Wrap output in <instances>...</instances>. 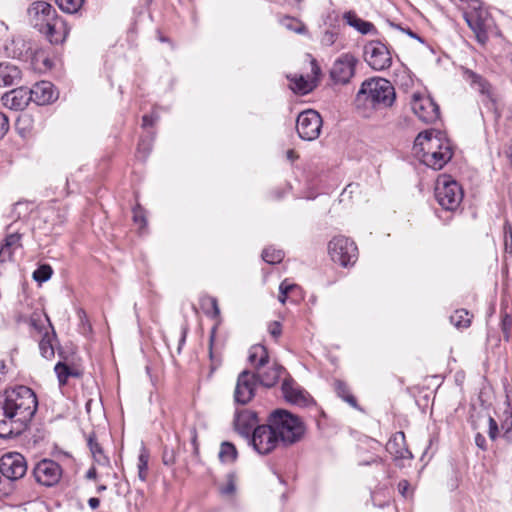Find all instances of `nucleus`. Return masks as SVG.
Masks as SVG:
<instances>
[{
    "instance_id": "nucleus-1",
    "label": "nucleus",
    "mask_w": 512,
    "mask_h": 512,
    "mask_svg": "<svg viewBox=\"0 0 512 512\" xmlns=\"http://www.w3.org/2000/svg\"><path fill=\"white\" fill-rule=\"evenodd\" d=\"M38 408L34 391L27 386H16L0 394V438H12L23 433Z\"/></svg>"
},
{
    "instance_id": "nucleus-2",
    "label": "nucleus",
    "mask_w": 512,
    "mask_h": 512,
    "mask_svg": "<svg viewBox=\"0 0 512 512\" xmlns=\"http://www.w3.org/2000/svg\"><path fill=\"white\" fill-rule=\"evenodd\" d=\"M396 99L394 86L384 78H370L365 80L356 94L355 107L363 117L380 109L391 107Z\"/></svg>"
},
{
    "instance_id": "nucleus-3",
    "label": "nucleus",
    "mask_w": 512,
    "mask_h": 512,
    "mask_svg": "<svg viewBox=\"0 0 512 512\" xmlns=\"http://www.w3.org/2000/svg\"><path fill=\"white\" fill-rule=\"evenodd\" d=\"M414 150L420 161L434 170H441L453 156L450 142L428 131L417 135Z\"/></svg>"
},
{
    "instance_id": "nucleus-4",
    "label": "nucleus",
    "mask_w": 512,
    "mask_h": 512,
    "mask_svg": "<svg viewBox=\"0 0 512 512\" xmlns=\"http://www.w3.org/2000/svg\"><path fill=\"white\" fill-rule=\"evenodd\" d=\"M276 435L284 446L300 441L305 433V426L301 419L283 409H276L268 416Z\"/></svg>"
},
{
    "instance_id": "nucleus-5",
    "label": "nucleus",
    "mask_w": 512,
    "mask_h": 512,
    "mask_svg": "<svg viewBox=\"0 0 512 512\" xmlns=\"http://www.w3.org/2000/svg\"><path fill=\"white\" fill-rule=\"evenodd\" d=\"M27 472L25 457L18 452H9L0 458V498L13 491L12 482L21 479Z\"/></svg>"
},
{
    "instance_id": "nucleus-6",
    "label": "nucleus",
    "mask_w": 512,
    "mask_h": 512,
    "mask_svg": "<svg viewBox=\"0 0 512 512\" xmlns=\"http://www.w3.org/2000/svg\"><path fill=\"white\" fill-rule=\"evenodd\" d=\"M463 190L457 181L448 175L438 177L435 187V198L438 204L447 211H455L463 200Z\"/></svg>"
},
{
    "instance_id": "nucleus-7",
    "label": "nucleus",
    "mask_w": 512,
    "mask_h": 512,
    "mask_svg": "<svg viewBox=\"0 0 512 512\" xmlns=\"http://www.w3.org/2000/svg\"><path fill=\"white\" fill-rule=\"evenodd\" d=\"M331 260L342 267L355 264L358 259V248L354 241L345 236H336L328 244Z\"/></svg>"
},
{
    "instance_id": "nucleus-8",
    "label": "nucleus",
    "mask_w": 512,
    "mask_h": 512,
    "mask_svg": "<svg viewBox=\"0 0 512 512\" xmlns=\"http://www.w3.org/2000/svg\"><path fill=\"white\" fill-rule=\"evenodd\" d=\"M253 449L260 455H267L275 450L280 443L271 422L266 420L265 424H260L252 433L248 440Z\"/></svg>"
},
{
    "instance_id": "nucleus-9",
    "label": "nucleus",
    "mask_w": 512,
    "mask_h": 512,
    "mask_svg": "<svg viewBox=\"0 0 512 512\" xmlns=\"http://www.w3.org/2000/svg\"><path fill=\"white\" fill-rule=\"evenodd\" d=\"M364 60L376 71H383L391 67L392 56L385 44L379 40L369 41L363 50Z\"/></svg>"
},
{
    "instance_id": "nucleus-10",
    "label": "nucleus",
    "mask_w": 512,
    "mask_h": 512,
    "mask_svg": "<svg viewBox=\"0 0 512 512\" xmlns=\"http://www.w3.org/2000/svg\"><path fill=\"white\" fill-rule=\"evenodd\" d=\"M322 127L320 114L312 109L301 112L296 121V129L301 139L312 141L319 137Z\"/></svg>"
},
{
    "instance_id": "nucleus-11",
    "label": "nucleus",
    "mask_w": 512,
    "mask_h": 512,
    "mask_svg": "<svg viewBox=\"0 0 512 512\" xmlns=\"http://www.w3.org/2000/svg\"><path fill=\"white\" fill-rule=\"evenodd\" d=\"M32 474L37 483L42 486L52 487L60 481L63 470L62 467L51 459H42L33 468Z\"/></svg>"
},
{
    "instance_id": "nucleus-12",
    "label": "nucleus",
    "mask_w": 512,
    "mask_h": 512,
    "mask_svg": "<svg viewBox=\"0 0 512 512\" xmlns=\"http://www.w3.org/2000/svg\"><path fill=\"white\" fill-rule=\"evenodd\" d=\"M258 384L256 375L253 372L243 370L237 377L234 390V401L241 405L249 403L255 396Z\"/></svg>"
},
{
    "instance_id": "nucleus-13",
    "label": "nucleus",
    "mask_w": 512,
    "mask_h": 512,
    "mask_svg": "<svg viewBox=\"0 0 512 512\" xmlns=\"http://www.w3.org/2000/svg\"><path fill=\"white\" fill-rule=\"evenodd\" d=\"M411 108L413 113L424 123H434L439 119V106L429 96L414 94Z\"/></svg>"
},
{
    "instance_id": "nucleus-14",
    "label": "nucleus",
    "mask_w": 512,
    "mask_h": 512,
    "mask_svg": "<svg viewBox=\"0 0 512 512\" xmlns=\"http://www.w3.org/2000/svg\"><path fill=\"white\" fill-rule=\"evenodd\" d=\"M357 59L350 53L339 56L330 70V77L336 84H347L354 76Z\"/></svg>"
},
{
    "instance_id": "nucleus-15",
    "label": "nucleus",
    "mask_w": 512,
    "mask_h": 512,
    "mask_svg": "<svg viewBox=\"0 0 512 512\" xmlns=\"http://www.w3.org/2000/svg\"><path fill=\"white\" fill-rule=\"evenodd\" d=\"M233 423L235 431L247 440L252 436L254 428L260 425L257 413L248 409L236 412Z\"/></svg>"
},
{
    "instance_id": "nucleus-16",
    "label": "nucleus",
    "mask_w": 512,
    "mask_h": 512,
    "mask_svg": "<svg viewBox=\"0 0 512 512\" xmlns=\"http://www.w3.org/2000/svg\"><path fill=\"white\" fill-rule=\"evenodd\" d=\"M1 101L3 105L12 110H23L32 101L30 89L26 87H19L6 92Z\"/></svg>"
},
{
    "instance_id": "nucleus-17",
    "label": "nucleus",
    "mask_w": 512,
    "mask_h": 512,
    "mask_svg": "<svg viewBox=\"0 0 512 512\" xmlns=\"http://www.w3.org/2000/svg\"><path fill=\"white\" fill-rule=\"evenodd\" d=\"M281 390L285 400L291 404L306 406L309 402V395L291 377L284 379Z\"/></svg>"
},
{
    "instance_id": "nucleus-18",
    "label": "nucleus",
    "mask_w": 512,
    "mask_h": 512,
    "mask_svg": "<svg viewBox=\"0 0 512 512\" xmlns=\"http://www.w3.org/2000/svg\"><path fill=\"white\" fill-rule=\"evenodd\" d=\"M386 451L395 459H411L412 453L406 446L405 434L402 431L396 432L387 442Z\"/></svg>"
},
{
    "instance_id": "nucleus-19",
    "label": "nucleus",
    "mask_w": 512,
    "mask_h": 512,
    "mask_svg": "<svg viewBox=\"0 0 512 512\" xmlns=\"http://www.w3.org/2000/svg\"><path fill=\"white\" fill-rule=\"evenodd\" d=\"M284 371L285 369L283 366L274 362L271 367L267 369L264 367L253 373L256 375V379L259 384L266 388H271L275 386Z\"/></svg>"
},
{
    "instance_id": "nucleus-20",
    "label": "nucleus",
    "mask_w": 512,
    "mask_h": 512,
    "mask_svg": "<svg viewBox=\"0 0 512 512\" xmlns=\"http://www.w3.org/2000/svg\"><path fill=\"white\" fill-rule=\"evenodd\" d=\"M43 32L51 43H61L66 35L65 22L62 18L56 16L55 19L44 23Z\"/></svg>"
},
{
    "instance_id": "nucleus-21",
    "label": "nucleus",
    "mask_w": 512,
    "mask_h": 512,
    "mask_svg": "<svg viewBox=\"0 0 512 512\" xmlns=\"http://www.w3.org/2000/svg\"><path fill=\"white\" fill-rule=\"evenodd\" d=\"M32 101L38 105H45L55 99L53 85L50 82L42 81L30 89Z\"/></svg>"
},
{
    "instance_id": "nucleus-22",
    "label": "nucleus",
    "mask_w": 512,
    "mask_h": 512,
    "mask_svg": "<svg viewBox=\"0 0 512 512\" xmlns=\"http://www.w3.org/2000/svg\"><path fill=\"white\" fill-rule=\"evenodd\" d=\"M343 20L347 25L353 27L363 35L375 34L377 32L373 23L359 18L354 11L345 12L343 14Z\"/></svg>"
},
{
    "instance_id": "nucleus-23",
    "label": "nucleus",
    "mask_w": 512,
    "mask_h": 512,
    "mask_svg": "<svg viewBox=\"0 0 512 512\" xmlns=\"http://www.w3.org/2000/svg\"><path fill=\"white\" fill-rule=\"evenodd\" d=\"M20 69L10 63L0 64V87L17 85L21 81Z\"/></svg>"
},
{
    "instance_id": "nucleus-24",
    "label": "nucleus",
    "mask_w": 512,
    "mask_h": 512,
    "mask_svg": "<svg viewBox=\"0 0 512 512\" xmlns=\"http://www.w3.org/2000/svg\"><path fill=\"white\" fill-rule=\"evenodd\" d=\"M248 360L255 370L264 368L269 363V354L265 346L253 345L249 350Z\"/></svg>"
},
{
    "instance_id": "nucleus-25",
    "label": "nucleus",
    "mask_w": 512,
    "mask_h": 512,
    "mask_svg": "<svg viewBox=\"0 0 512 512\" xmlns=\"http://www.w3.org/2000/svg\"><path fill=\"white\" fill-rule=\"evenodd\" d=\"M29 13H33L36 16H41L43 23L53 20L56 16H58L55 8L50 3L45 1L33 2L29 8Z\"/></svg>"
},
{
    "instance_id": "nucleus-26",
    "label": "nucleus",
    "mask_w": 512,
    "mask_h": 512,
    "mask_svg": "<svg viewBox=\"0 0 512 512\" xmlns=\"http://www.w3.org/2000/svg\"><path fill=\"white\" fill-rule=\"evenodd\" d=\"M87 445L90 449V452L93 456L94 461L99 465H108L109 459L104 454L101 445L98 443L95 433L89 434L87 437Z\"/></svg>"
},
{
    "instance_id": "nucleus-27",
    "label": "nucleus",
    "mask_w": 512,
    "mask_h": 512,
    "mask_svg": "<svg viewBox=\"0 0 512 512\" xmlns=\"http://www.w3.org/2000/svg\"><path fill=\"white\" fill-rule=\"evenodd\" d=\"M291 89L301 95H306L316 88V81L306 79L304 76L289 78Z\"/></svg>"
},
{
    "instance_id": "nucleus-28",
    "label": "nucleus",
    "mask_w": 512,
    "mask_h": 512,
    "mask_svg": "<svg viewBox=\"0 0 512 512\" xmlns=\"http://www.w3.org/2000/svg\"><path fill=\"white\" fill-rule=\"evenodd\" d=\"M464 78L480 93L486 94L489 92L490 85L481 75L473 72L472 70L466 69L464 71Z\"/></svg>"
},
{
    "instance_id": "nucleus-29",
    "label": "nucleus",
    "mask_w": 512,
    "mask_h": 512,
    "mask_svg": "<svg viewBox=\"0 0 512 512\" xmlns=\"http://www.w3.org/2000/svg\"><path fill=\"white\" fill-rule=\"evenodd\" d=\"M464 78L480 93L486 94L489 92L490 85L481 75L473 72L472 70L466 69L464 71Z\"/></svg>"
},
{
    "instance_id": "nucleus-30",
    "label": "nucleus",
    "mask_w": 512,
    "mask_h": 512,
    "mask_svg": "<svg viewBox=\"0 0 512 512\" xmlns=\"http://www.w3.org/2000/svg\"><path fill=\"white\" fill-rule=\"evenodd\" d=\"M334 389L338 397L347 402L351 407L358 408L356 398L351 394L347 384L341 380L334 382Z\"/></svg>"
},
{
    "instance_id": "nucleus-31",
    "label": "nucleus",
    "mask_w": 512,
    "mask_h": 512,
    "mask_svg": "<svg viewBox=\"0 0 512 512\" xmlns=\"http://www.w3.org/2000/svg\"><path fill=\"white\" fill-rule=\"evenodd\" d=\"M472 315L465 309H458L450 316V322L456 328H467L471 324Z\"/></svg>"
},
{
    "instance_id": "nucleus-32",
    "label": "nucleus",
    "mask_w": 512,
    "mask_h": 512,
    "mask_svg": "<svg viewBox=\"0 0 512 512\" xmlns=\"http://www.w3.org/2000/svg\"><path fill=\"white\" fill-rule=\"evenodd\" d=\"M55 373L57 374V378L60 386H63L67 383V380L70 376L78 377L79 373L71 369L68 365L63 362H58L55 365Z\"/></svg>"
},
{
    "instance_id": "nucleus-33",
    "label": "nucleus",
    "mask_w": 512,
    "mask_h": 512,
    "mask_svg": "<svg viewBox=\"0 0 512 512\" xmlns=\"http://www.w3.org/2000/svg\"><path fill=\"white\" fill-rule=\"evenodd\" d=\"M54 336V331L52 332L51 335L48 332H46L39 342L40 353L46 359H51L52 357H54L55 351L52 344V338Z\"/></svg>"
},
{
    "instance_id": "nucleus-34",
    "label": "nucleus",
    "mask_w": 512,
    "mask_h": 512,
    "mask_svg": "<svg viewBox=\"0 0 512 512\" xmlns=\"http://www.w3.org/2000/svg\"><path fill=\"white\" fill-rule=\"evenodd\" d=\"M149 457H150L149 452L147 451V449L144 446H142L141 450H140V454L138 456L137 468H138V478L143 482L146 481L147 476H148Z\"/></svg>"
},
{
    "instance_id": "nucleus-35",
    "label": "nucleus",
    "mask_w": 512,
    "mask_h": 512,
    "mask_svg": "<svg viewBox=\"0 0 512 512\" xmlns=\"http://www.w3.org/2000/svg\"><path fill=\"white\" fill-rule=\"evenodd\" d=\"M237 458V450L230 442H223L219 451V459L223 463H232Z\"/></svg>"
},
{
    "instance_id": "nucleus-36",
    "label": "nucleus",
    "mask_w": 512,
    "mask_h": 512,
    "mask_svg": "<svg viewBox=\"0 0 512 512\" xmlns=\"http://www.w3.org/2000/svg\"><path fill=\"white\" fill-rule=\"evenodd\" d=\"M84 2L85 0H55L60 10L67 14L77 13L82 8Z\"/></svg>"
},
{
    "instance_id": "nucleus-37",
    "label": "nucleus",
    "mask_w": 512,
    "mask_h": 512,
    "mask_svg": "<svg viewBox=\"0 0 512 512\" xmlns=\"http://www.w3.org/2000/svg\"><path fill=\"white\" fill-rule=\"evenodd\" d=\"M215 335H216V326H214L212 328V330L210 332V337H209V358L211 361L210 373H213L221 365V362H222L220 355H217L213 349Z\"/></svg>"
},
{
    "instance_id": "nucleus-38",
    "label": "nucleus",
    "mask_w": 512,
    "mask_h": 512,
    "mask_svg": "<svg viewBox=\"0 0 512 512\" xmlns=\"http://www.w3.org/2000/svg\"><path fill=\"white\" fill-rule=\"evenodd\" d=\"M285 254L280 249H274L271 247L265 248L262 252V259L268 264H278L280 263Z\"/></svg>"
},
{
    "instance_id": "nucleus-39",
    "label": "nucleus",
    "mask_w": 512,
    "mask_h": 512,
    "mask_svg": "<svg viewBox=\"0 0 512 512\" xmlns=\"http://www.w3.org/2000/svg\"><path fill=\"white\" fill-rule=\"evenodd\" d=\"M52 274V267L48 264H42L33 272V279L38 283H43L48 281Z\"/></svg>"
},
{
    "instance_id": "nucleus-40",
    "label": "nucleus",
    "mask_w": 512,
    "mask_h": 512,
    "mask_svg": "<svg viewBox=\"0 0 512 512\" xmlns=\"http://www.w3.org/2000/svg\"><path fill=\"white\" fill-rule=\"evenodd\" d=\"M20 239H21V235L18 233H11L6 236L4 243L1 245H2V247H5L7 255H10V257H11L13 254V251L16 248L21 246Z\"/></svg>"
},
{
    "instance_id": "nucleus-41",
    "label": "nucleus",
    "mask_w": 512,
    "mask_h": 512,
    "mask_svg": "<svg viewBox=\"0 0 512 512\" xmlns=\"http://www.w3.org/2000/svg\"><path fill=\"white\" fill-rule=\"evenodd\" d=\"M504 414L506 417L501 423V428L504 431V437L512 440V409H507Z\"/></svg>"
},
{
    "instance_id": "nucleus-42",
    "label": "nucleus",
    "mask_w": 512,
    "mask_h": 512,
    "mask_svg": "<svg viewBox=\"0 0 512 512\" xmlns=\"http://www.w3.org/2000/svg\"><path fill=\"white\" fill-rule=\"evenodd\" d=\"M501 330L505 341H510L512 331V317L505 313L501 320Z\"/></svg>"
},
{
    "instance_id": "nucleus-43",
    "label": "nucleus",
    "mask_w": 512,
    "mask_h": 512,
    "mask_svg": "<svg viewBox=\"0 0 512 512\" xmlns=\"http://www.w3.org/2000/svg\"><path fill=\"white\" fill-rule=\"evenodd\" d=\"M236 490V476L233 473L227 475V483L220 488L222 495H232Z\"/></svg>"
},
{
    "instance_id": "nucleus-44",
    "label": "nucleus",
    "mask_w": 512,
    "mask_h": 512,
    "mask_svg": "<svg viewBox=\"0 0 512 512\" xmlns=\"http://www.w3.org/2000/svg\"><path fill=\"white\" fill-rule=\"evenodd\" d=\"M295 287L294 284H289L287 280L283 281L279 286V301L284 304L287 299L288 293Z\"/></svg>"
},
{
    "instance_id": "nucleus-45",
    "label": "nucleus",
    "mask_w": 512,
    "mask_h": 512,
    "mask_svg": "<svg viewBox=\"0 0 512 512\" xmlns=\"http://www.w3.org/2000/svg\"><path fill=\"white\" fill-rule=\"evenodd\" d=\"M286 21H287L288 23H285V22H284V25H285L288 29H290V30H292V31H294V32H296V33H299V34H301V33H303V32H304L305 27H304V25H303L302 23L297 22V21H295L293 18H289V17H287V18H286Z\"/></svg>"
},
{
    "instance_id": "nucleus-46",
    "label": "nucleus",
    "mask_w": 512,
    "mask_h": 512,
    "mask_svg": "<svg viewBox=\"0 0 512 512\" xmlns=\"http://www.w3.org/2000/svg\"><path fill=\"white\" fill-rule=\"evenodd\" d=\"M133 221L140 226V228H143L146 226V218L144 216V213L140 207H135L133 209Z\"/></svg>"
},
{
    "instance_id": "nucleus-47",
    "label": "nucleus",
    "mask_w": 512,
    "mask_h": 512,
    "mask_svg": "<svg viewBox=\"0 0 512 512\" xmlns=\"http://www.w3.org/2000/svg\"><path fill=\"white\" fill-rule=\"evenodd\" d=\"M208 302L211 306V312L206 311V314L211 316L212 318H219L220 317V309L218 306V301L215 297H209Z\"/></svg>"
},
{
    "instance_id": "nucleus-48",
    "label": "nucleus",
    "mask_w": 512,
    "mask_h": 512,
    "mask_svg": "<svg viewBox=\"0 0 512 512\" xmlns=\"http://www.w3.org/2000/svg\"><path fill=\"white\" fill-rule=\"evenodd\" d=\"M9 127L8 116L3 112H0V140L7 134Z\"/></svg>"
},
{
    "instance_id": "nucleus-49",
    "label": "nucleus",
    "mask_w": 512,
    "mask_h": 512,
    "mask_svg": "<svg viewBox=\"0 0 512 512\" xmlns=\"http://www.w3.org/2000/svg\"><path fill=\"white\" fill-rule=\"evenodd\" d=\"M310 65H311V74H312V77L310 78V80H315L316 86H317L320 76H321V68L315 59L311 60Z\"/></svg>"
},
{
    "instance_id": "nucleus-50",
    "label": "nucleus",
    "mask_w": 512,
    "mask_h": 512,
    "mask_svg": "<svg viewBox=\"0 0 512 512\" xmlns=\"http://www.w3.org/2000/svg\"><path fill=\"white\" fill-rule=\"evenodd\" d=\"M488 424H489V437L492 439V440H495L497 435H498V424L496 422V420L489 416L488 418Z\"/></svg>"
},
{
    "instance_id": "nucleus-51",
    "label": "nucleus",
    "mask_w": 512,
    "mask_h": 512,
    "mask_svg": "<svg viewBox=\"0 0 512 512\" xmlns=\"http://www.w3.org/2000/svg\"><path fill=\"white\" fill-rule=\"evenodd\" d=\"M503 230H504L505 246L506 247L508 246L509 239H510V245H512V225L508 221L505 222Z\"/></svg>"
},
{
    "instance_id": "nucleus-52",
    "label": "nucleus",
    "mask_w": 512,
    "mask_h": 512,
    "mask_svg": "<svg viewBox=\"0 0 512 512\" xmlns=\"http://www.w3.org/2000/svg\"><path fill=\"white\" fill-rule=\"evenodd\" d=\"M269 332L270 334L274 337V338H277L281 335V332H282V327H281V324L277 321H274L272 322L270 325H269Z\"/></svg>"
},
{
    "instance_id": "nucleus-53",
    "label": "nucleus",
    "mask_w": 512,
    "mask_h": 512,
    "mask_svg": "<svg viewBox=\"0 0 512 512\" xmlns=\"http://www.w3.org/2000/svg\"><path fill=\"white\" fill-rule=\"evenodd\" d=\"M337 35L332 31H326L322 37V43L325 45H332L336 41Z\"/></svg>"
},
{
    "instance_id": "nucleus-54",
    "label": "nucleus",
    "mask_w": 512,
    "mask_h": 512,
    "mask_svg": "<svg viewBox=\"0 0 512 512\" xmlns=\"http://www.w3.org/2000/svg\"><path fill=\"white\" fill-rule=\"evenodd\" d=\"M157 119H158V116H155L154 114H151V115L146 114L142 117V126L144 128L150 127L156 122Z\"/></svg>"
},
{
    "instance_id": "nucleus-55",
    "label": "nucleus",
    "mask_w": 512,
    "mask_h": 512,
    "mask_svg": "<svg viewBox=\"0 0 512 512\" xmlns=\"http://www.w3.org/2000/svg\"><path fill=\"white\" fill-rule=\"evenodd\" d=\"M408 489H409V482L407 480H402L399 482L398 490H399L400 494L405 498L408 497Z\"/></svg>"
},
{
    "instance_id": "nucleus-56",
    "label": "nucleus",
    "mask_w": 512,
    "mask_h": 512,
    "mask_svg": "<svg viewBox=\"0 0 512 512\" xmlns=\"http://www.w3.org/2000/svg\"><path fill=\"white\" fill-rule=\"evenodd\" d=\"M475 444L477 445V447H479L480 449L482 450H485L486 449V438L480 434V433H477L475 435Z\"/></svg>"
},
{
    "instance_id": "nucleus-57",
    "label": "nucleus",
    "mask_w": 512,
    "mask_h": 512,
    "mask_svg": "<svg viewBox=\"0 0 512 512\" xmlns=\"http://www.w3.org/2000/svg\"><path fill=\"white\" fill-rule=\"evenodd\" d=\"M144 151V157L149 153L150 151V144L149 143H145L144 141H141L139 144H138V153H140L141 151Z\"/></svg>"
},
{
    "instance_id": "nucleus-58",
    "label": "nucleus",
    "mask_w": 512,
    "mask_h": 512,
    "mask_svg": "<svg viewBox=\"0 0 512 512\" xmlns=\"http://www.w3.org/2000/svg\"><path fill=\"white\" fill-rule=\"evenodd\" d=\"M163 463L165 465H172L174 463V456L173 454H168L167 451L164 452L163 454Z\"/></svg>"
},
{
    "instance_id": "nucleus-59",
    "label": "nucleus",
    "mask_w": 512,
    "mask_h": 512,
    "mask_svg": "<svg viewBox=\"0 0 512 512\" xmlns=\"http://www.w3.org/2000/svg\"><path fill=\"white\" fill-rule=\"evenodd\" d=\"M88 505L91 509H97L100 505V500L96 497H91L89 500H88Z\"/></svg>"
},
{
    "instance_id": "nucleus-60",
    "label": "nucleus",
    "mask_w": 512,
    "mask_h": 512,
    "mask_svg": "<svg viewBox=\"0 0 512 512\" xmlns=\"http://www.w3.org/2000/svg\"><path fill=\"white\" fill-rule=\"evenodd\" d=\"M10 258H11L10 255H7L5 247H2V245H0V262H4Z\"/></svg>"
},
{
    "instance_id": "nucleus-61",
    "label": "nucleus",
    "mask_w": 512,
    "mask_h": 512,
    "mask_svg": "<svg viewBox=\"0 0 512 512\" xmlns=\"http://www.w3.org/2000/svg\"><path fill=\"white\" fill-rule=\"evenodd\" d=\"M96 476H97V472L94 467H91L86 473L87 479H96Z\"/></svg>"
},
{
    "instance_id": "nucleus-62",
    "label": "nucleus",
    "mask_w": 512,
    "mask_h": 512,
    "mask_svg": "<svg viewBox=\"0 0 512 512\" xmlns=\"http://www.w3.org/2000/svg\"><path fill=\"white\" fill-rule=\"evenodd\" d=\"M404 31H405V32L407 33V35H409L411 38H414V39H417V40H418V41H420V42H423L422 38H421L418 34H416L415 32H413L411 29H409V28H408V29H406V30H404Z\"/></svg>"
},
{
    "instance_id": "nucleus-63",
    "label": "nucleus",
    "mask_w": 512,
    "mask_h": 512,
    "mask_svg": "<svg viewBox=\"0 0 512 512\" xmlns=\"http://www.w3.org/2000/svg\"><path fill=\"white\" fill-rule=\"evenodd\" d=\"M286 156H287V159H289L290 161H294L295 159L298 158V155L296 154V152L292 149L288 150L286 152Z\"/></svg>"
},
{
    "instance_id": "nucleus-64",
    "label": "nucleus",
    "mask_w": 512,
    "mask_h": 512,
    "mask_svg": "<svg viewBox=\"0 0 512 512\" xmlns=\"http://www.w3.org/2000/svg\"><path fill=\"white\" fill-rule=\"evenodd\" d=\"M31 326L39 331L41 330V327L38 325V320L36 319L35 315L31 317Z\"/></svg>"
}]
</instances>
